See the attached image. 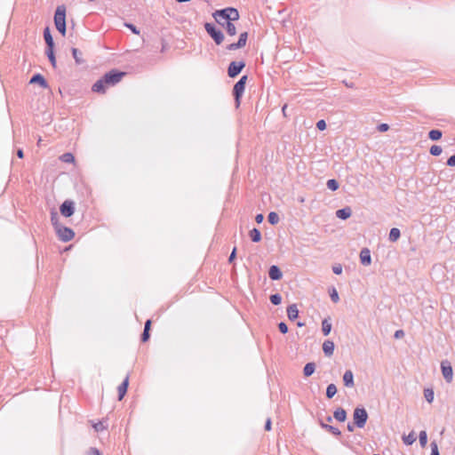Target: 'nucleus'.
Segmentation results:
<instances>
[{
    "mask_svg": "<svg viewBox=\"0 0 455 455\" xmlns=\"http://www.w3.org/2000/svg\"><path fill=\"white\" fill-rule=\"evenodd\" d=\"M222 23H223V25H221V26L226 28V21L222 20Z\"/></svg>",
    "mask_w": 455,
    "mask_h": 455,
    "instance_id": "64",
    "label": "nucleus"
},
{
    "mask_svg": "<svg viewBox=\"0 0 455 455\" xmlns=\"http://www.w3.org/2000/svg\"><path fill=\"white\" fill-rule=\"evenodd\" d=\"M443 136V132L440 131V130H431L429 132H428V138L431 140H438L442 138Z\"/></svg>",
    "mask_w": 455,
    "mask_h": 455,
    "instance_id": "30",
    "label": "nucleus"
},
{
    "mask_svg": "<svg viewBox=\"0 0 455 455\" xmlns=\"http://www.w3.org/2000/svg\"><path fill=\"white\" fill-rule=\"evenodd\" d=\"M245 67L243 60L232 61L228 68V75L229 77L234 78L237 76Z\"/></svg>",
    "mask_w": 455,
    "mask_h": 455,
    "instance_id": "8",
    "label": "nucleus"
},
{
    "mask_svg": "<svg viewBox=\"0 0 455 455\" xmlns=\"http://www.w3.org/2000/svg\"><path fill=\"white\" fill-rule=\"evenodd\" d=\"M360 260L363 266H369L371 263V251L368 248H363L360 251Z\"/></svg>",
    "mask_w": 455,
    "mask_h": 455,
    "instance_id": "12",
    "label": "nucleus"
},
{
    "mask_svg": "<svg viewBox=\"0 0 455 455\" xmlns=\"http://www.w3.org/2000/svg\"><path fill=\"white\" fill-rule=\"evenodd\" d=\"M352 215V210L350 207L347 206L342 209H339L336 211L337 218L340 220H347Z\"/></svg>",
    "mask_w": 455,
    "mask_h": 455,
    "instance_id": "20",
    "label": "nucleus"
},
{
    "mask_svg": "<svg viewBox=\"0 0 455 455\" xmlns=\"http://www.w3.org/2000/svg\"><path fill=\"white\" fill-rule=\"evenodd\" d=\"M320 426H321L322 428H323L326 431L330 432L333 435L339 436L341 435L340 430L338 427H333V426L329 425V424H325L323 421H320Z\"/></svg>",
    "mask_w": 455,
    "mask_h": 455,
    "instance_id": "22",
    "label": "nucleus"
},
{
    "mask_svg": "<svg viewBox=\"0 0 455 455\" xmlns=\"http://www.w3.org/2000/svg\"><path fill=\"white\" fill-rule=\"evenodd\" d=\"M86 455H101V454L97 448L92 447L89 449Z\"/></svg>",
    "mask_w": 455,
    "mask_h": 455,
    "instance_id": "47",
    "label": "nucleus"
},
{
    "mask_svg": "<svg viewBox=\"0 0 455 455\" xmlns=\"http://www.w3.org/2000/svg\"><path fill=\"white\" fill-rule=\"evenodd\" d=\"M332 271L335 275H340L342 273V266L340 264H336L332 267Z\"/></svg>",
    "mask_w": 455,
    "mask_h": 455,
    "instance_id": "46",
    "label": "nucleus"
},
{
    "mask_svg": "<svg viewBox=\"0 0 455 455\" xmlns=\"http://www.w3.org/2000/svg\"><path fill=\"white\" fill-rule=\"evenodd\" d=\"M60 211L62 216L71 217L75 212V203L71 200L64 201L60 207Z\"/></svg>",
    "mask_w": 455,
    "mask_h": 455,
    "instance_id": "10",
    "label": "nucleus"
},
{
    "mask_svg": "<svg viewBox=\"0 0 455 455\" xmlns=\"http://www.w3.org/2000/svg\"><path fill=\"white\" fill-rule=\"evenodd\" d=\"M346 85H347V87H350V88H352V87H353V84H347V83H346Z\"/></svg>",
    "mask_w": 455,
    "mask_h": 455,
    "instance_id": "63",
    "label": "nucleus"
},
{
    "mask_svg": "<svg viewBox=\"0 0 455 455\" xmlns=\"http://www.w3.org/2000/svg\"><path fill=\"white\" fill-rule=\"evenodd\" d=\"M247 79H248L247 76H243L234 85L233 95L235 98V102L236 108H239V106L241 104V98L244 92Z\"/></svg>",
    "mask_w": 455,
    "mask_h": 455,
    "instance_id": "3",
    "label": "nucleus"
},
{
    "mask_svg": "<svg viewBox=\"0 0 455 455\" xmlns=\"http://www.w3.org/2000/svg\"><path fill=\"white\" fill-rule=\"evenodd\" d=\"M44 38L46 44V49L54 48L53 38L48 27H46L44 30Z\"/></svg>",
    "mask_w": 455,
    "mask_h": 455,
    "instance_id": "21",
    "label": "nucleus"
},
{
    "mask_svg": "<svg viewBox=\"0 0 455 455\" xmlns=\"http://www.w3.org/2000/svg\"><path fill=\"white\" fill-rule=\"evenodd\" d=\"M255 220L258 224L262 223V221L264 220V215L262 213L257 214L255 217Z\"/></svg>",
    "mask_w": 455,
    "mask_h": 455,
    "instance_id": "54",
    "label": "nucleus"
},
{
    "mask_svg": "<svg viewBox=\"0 0 455 455\" xmlns=\"http://www.w3.org/2000/svg\"><path fill=\"white\" fill-rule=\"evenodd\" d=\"M235 255H236V249L234 248L231 254L229 255L228 261L232 262L235 259Z\"/></svg>",
    "mask_w": 455,
    "mask_h": 455,
    "instance_id": "56",
    "label": "nucleus"
},
{
    "mask_svg": "<svg viewBox=\"0 0 455 455\" xmlns=\"http://www.w3.org/2000/svg\"><path fill=\"white\" fill-rule=\"evenodd\" d=\"M448 166L453 167L455 166V155L450 156L446 162Z\"/></svg>",
    "mask_w": 455,
    "mask_h": 455,
    "instance_id": "50",
    "label": "nucleus"
},
{
    "mask_svg": "<svg viewBox=\"0 0 455 455\" xmlns=\"http://www.w3.org/2000/svg\"><path fill=\"white\" fill-rule=\"evenodd\" d=\"M267 220L271 225H276L279 222L280 219L276 212H271L267 216Z\"/></svg>",
    "mask_w": 455,
    "mask_h": 455,
    "instance_id": "33",
    "label": "nucleus"
},
{
    "mask_svg": "<svg viewBox=\"0 0 455 455\" xmlns=\"http://www.w3.org/2000/svg\"><path fill=\"white\" fill-rule=\"evenodd\" d=\"M395 339H401L404 336V331L403 330H397L395 332Z\"/></svg>",
    "mask_w": 455,
    "mask_h": 455,
    "instance_id": "53",
    "label": "nucleus"
},
{
    "mask_svg": "<svg viewBox=\"0 0 455 455\" xmlns=\"http://www.w3.org/2000/svg\"><path fill=\"white\" fill-rule=\"evenodd\" d=\"M401 236L400 229L397 228H393L390 229L388 239L390 242H396Z\"/></svg>",
    "mask_w": 455,
    "mask_h": 455,
    "instance_id": "26",
    "label": "nucleus"
},
{
    "mask_svg": "<svg viewBox=\"0 0 455 455\" xmlns=\"http://www.w3.org/2000/svg\"><path fill=\"white\" fill-rule=\"evenodd\" d=\"M71 51H72L73 58L75 59L76 62L77 64L83 63L84 60L81 58L82 53L80 52V51L76 48H72Z\"/></svg>",
    "mask_w": 455,
    "mask_h": 455,
    "instance_id": "37",
    "label": "nucleus"
},
{
    "mask_svg": "<svg viewBox=\"0 0 455 455\" xmlns=\"http://www.w3.org/2000/svg\"><path fill=\"white\" fill-rule=\"evenodd\" d=\"M354 424L359 427L363 428L368 419V413L363 407H356L354 410L353 413Z\"/></svg>",
    "mask_w": 455,
    "mask_h": 455,
    "instance_id": "6",
    "label": "nucleus"
},
{
    "mask_svg": "<svg viewBox=\"0 0 455 455\" xmlns=\"http://www.w3.org/2000/svg\"><path fill=\"white\" fill-rule=\"evenodd\" d=\"M331 331V323L328 319H323L322 322V331L324 336H328Z\"/></svg>",
    "mask_w": 455,
    "mask_h": 455,
    "instance_id": "27",
    "label": "nucleus"
},
{
    "mask_svg": "<svg viewBox=\"0 0 455 455\" xmlns=\"http://www.w3.org/2000/svg\"><path fill=\"white\" fill-rule=\"evenodd\" d=\"M129 386V376L127 375L124 381L118 386V400L121 401L127 392Z\"/></svg>",
    "mask_w": 455,
    "mask_h": 455,
    "instance_id": "17",
    "label": "nucleus"
},
{
    "mask_svg": "<svg viewBox=\"0 0 455 455\" xmlns=\"http://www.w3.org/2000/svg\"><path fill=\"white\" fill-rule=\"evenodd\" d=\"M29 84H38L42 88H47L48 83L41 74H35L29 81Z\"/></svg>",
    "mask_w": 455,
    "mask_h": 455,
    "instance_id": "15",
    "label": "nucleus"
},
{
    "mask_svg": "<svg viewBox=\"0 0 455 455\" xmlns=\"http://www.w3.org/2000/svg\"><path fill=\"white\" fill-rule=\"evenodd\" d=\"M315 371V363H307L303 369V374L305 377L311 376Z\"/></svg>",
    "mask_w": 455,
    "mask_h": 455,
    "instance_id": "25",
    "label": "nucleus"
},
{
    "mask_svg": "<svg viewBox=\"0 0 455 455\" xmlns=\"http://www.w3.org/2000/svg\"><path fill=\"white\" fill-rule=\"evenodd\" d=\"M45 53L53 68H56V58L54 54V48H48L45 51Z\"/></svg>",
    "mask_w": 455,
    "mask_h": 455,
    "instance_id": "29",
    "label": "nucleus"
},
{
    "mask_svg": "<svg viewBox=\"0 0 455 455\" xmlns=\"http://www.w3.org/2000/svg\"><path fill=\"white\" fill-rule=\"evenodd\" d=\"M334 347L335 345L333 341H331V339L324 340V342L323 343V351L325 356L331 357L333 355Z\"/></svg>",
    "mask_w": 455,
    "mask_h": 455,
    "instance_id": "14",
    "label": "nucleus"
},
{
    "mask_svg": "<svg viewBox=\"0 0 455 455\" xmlns=\"http://www.w3.org/2000/svg\"><path fill=\"white\" fill-rule=\"evenodd\" d=\"M424 396H425L426 400L428 403H432L433 400H434V391H433V389H430V388L425 389Z\"/></svg>",
    "mask_w": 455,
    "mask_h": 455,
    "instance_id": "41",
    "label": "nucleus"
},
{
    "mask_svg": "<svg viewBox=\"0 0 455 455\" xmlns=\"http://www.w3.org/2000/svg\"><path fill=\"white\" fill-rule=\"evenodd\" d=\"M278 329L283 334L288 332V326L284 322H281L278 323Z\"/></svg>",
    "mask_w": 455,
    "mask_h": 455,
    "instance_id": "44",
    "label": "nucleus"
},
{
    "mask_svg": "<svg viewBox=\"0 0 455 455\" xmlns=\"http://www.w3.org/2000/svg\"><path fill=\"white\" fill-rule=\"evenodd\" d=\"M337 393V387L334 384H329L326 388V397L331 399Z\"/></svg>",
    "mask_w": 455,
    "mask_h": 455,
    "instance_id": "31",
    "label": "nucleus"
},
{
    "mask_svg": "<svg viewBox=\"0 0 455 455\" xmlns=\"http://www.w3.org/2000/svg\"><path fill=\"white\" fill-rule=\"evenodd\" d=\"M326 186L330 190L336 191L339 188V184L335 179H331L327 181Z\"/></svg>",
    "mask_w": 455,
    "mask_h": 455,
    "instance_id": "35",
    "label": "nucleus"
},
{
    "mask_svg": "<svg viewBox=\"0 0 455 455\" xmlns=\"http://www.w3.org/2000/svg\"><path fill=\"white\" fill-rule=\"evenodd\" d=\"M17 156L19 158H23L24 157V153H23V150L22 149H18L17 150Z\"/></svg>",
    "mask_w": 455,
    "mask_h": 455,
    "instance_id": "59",
    "label": "nucleus"
},
{
    "mask_svg": "<svg viewBox=\"0 0 455 455\" xmlns=\"http://www.w3.org/2000/svg\"><path fill=\"white\" fill-rule=\"evenodd\" d=\"M377 129L379 132H384L389 129V125L387 124H380Z\"/></svg>",
    "mask_w": 455,
    "mask_h": 455,
    "instance_id": "48",
    "label": "nucleus"
},
{
    "mask_svg": "<svg viewBox=\"0 0 455 455\" xmlns=\"http://www.w3.org/2000/svg\"><path fill=\"white\" fill-rule=\"evenodd\" d=\"M59 215L55 211H52L51 212V222L54 227L55 230L58 228V226H61L59 222Z\"/></svg>",
    "mask_w": 455,
    "mask_h": 455,
    "instance_id": "32",
    "label": "nucleus"
},
{
    "mask_svg": "<svg viewBox=\"0 0 455 455\" xmlns=\"http://www.w3.org/2000/svg\"><path fill=\"white\" fill-rule=\"evenodd\" d=\"M333 417L339 422H344L347 419V411L343 408H338L333 412Z\"/></svg>",
    "mask_w": 455,
    "mask_h": 455,
    "instance_id": "23",
    "label": "nucleus"
},
{
    "mask_svg": "<svg viewBox=\"0 0 455 455\" xmlns=\"http://www.w3.org/2000/svg\"><path fill=\"white\" fill-rule=\"evenodd\" d=\"M403 441L406 445H411L416 441V435L413 431L409 433L407 435L403 436Z\"/></svg>",
    "mask_w": 455,
    "mask_h": 455,
    "instance_id": "28",
    "label": "nucleus"
},
{
    "mask_svg": "<svg viewBox=\"0 0 455 455\" xmlns=\"http://www.w3.org/2000/svg\"><path fill=\"white\" fill-rule=\"evenodd\" d=\"M316 128L320 131H323L325 130L326 128V123L323 119H321L319 120L317 123H316Z\"/></svg>",
    "mask_w": 455,
    "mask_h": 455,
    "instance_id": "45",
    "label": "nucleus"
},
{
    "mask_svg": "<svg viewBox=\"0 0 455 455\" xmlns=\"http://www.w3.org/2000/svg\"><path fill=\"white\" fill-rule=\"evenodd\" d=\"M60 159L63 162V163H74L75 162V156H73L72 153H64L63 155H61L60 156Z\"/></svg>",
    "mask_w": 455,
    "mask_h": 455,
    "instance_id": "34",
    "label": "nucleus"
},
{
    "mask_svg": "<svg viewBox=\"0 0 455 455\" xmlns=\"http://www.w3.org/2000/svg\"><path fill=\"white\" fill-rule=\"evenodd\" d=\"M150 327H151V320L148 319L145 323V326H144V330L143 331H150Z\"/></svg>",
    "mask_w": 455,
    "mask_h": 455,
    "instance_id": "57",
    "label": "nucleus"
},
{
    "mask_svg": "<svg viewBox=\"0 0 455 455\" xmlns=\"http://www.w3.org/2000/svg\"><path fill=\"white\" fill-rule=\"evenodd\" d=\"M108 85L105 84V82L103 81V77L100 78L98 81H96L92 87V92H98V93H105L106 92V89H107Z\"/></svg>",
    "mask_w": 455,
    "mask_h": 455,
    "instance_id": "16",
    "label": "nucleus"
},
{
    "mask_svg": "<svg viewBox=\"0 0 455 455\" xmlns=\"http://www.w3.org/2000/svg\"><path fill=\"white\" fill-rule=\"evenodd\" d=\"M56 233L62 242H68L72 240L75 236V232L68 227L65 226H58V228L56 229Z\"/></svg>",
    "mask_w": 455,
    "mask_h": 455,
    "instance_id": "7",
    "label": "nucleus"
},
{
    "mask_svg": "<svg viewBox=\"0 0 455 455\" xmlns=\"http://www.w3.org/2000/svg\"><path fill=\"white\" fill-rule=\"evenodd\" d=\"M287 316L289 320L294 321L299 316V309L296 304H291L287 307Z\"/></svg>",
    "mask_w": 455,
    "mask_h": 455,
    "instance_id": "19",
    "label": "nucleus"
},
{
    "mask_svg": "<svg viewBox=\"0 0 455 455\" xmlns=\"http://www.w3.org/2000/svg\"><path fill=\"white\" fill-rule=\"evenodd\" d=\"M442 151V148L438 145H433L429 149V153L435 156L441 155Z\"/></svg>",
    "mask_w": 455,
    "mask_h": 455,
    "instance_id": "40",
    "label": "nucleus"
},
{
    "mask_svg": "<svg viewBox=\"0 0 455 455\" xmlns=\"http://www.w3.org/2000/svg\"><path fill=\"white\" fill-rule=\"evenodd\" d=\"M93 428L97 432H99V431H102L105 428V427H104L103 423L100 421V422H98V423L93 425Z\"/></svg>",
    "mask_w": 455,
    "mask_h": 455,
    "instance_id": "51",
    "label": "nucleus"
},
{
    "mask_svg": "<svg viewBox=\"0 0 455 455\" xmlns=\"http://www.w3.org/2000/svg\"><path fill=\"white\" fill-rule=\"evenodd\" d=\"M271 425H272V422H271V419L268 418L267 420H266V423H265V430L266 431H269L271 429Z\"/></svg>",
    "mask_w": 455,
    "mask_h": 455,
    "instance_id": "55",
    "label": "nucleus"
},
{
    "mask_svg": "<svg viewBox=\"0 0 455 455\" xmlns=\"http://www.w3.org/2000/svg\"><path fill=\"white\" fill-rule=\"evenodd\" d=\"M330 297L334 303H337L339 300L338 291L334 287H332L331 290H330Z\"/></svg>",
    "mask_w": 455,
    "mask_h": 455,
    "instance_id": "42",
    "label": "nucleus"
},
{
    "mask_svg": "<svg viewBox=\"0 0 455 455\" xmlns=\"http://www.w3.org/2000/svg\"><path fill=\"white\" fill-rule=\"evenodd\" d=\"M226 31L229 36H235L236 34V28L232 21L226 22Z\"/></svg>",
    "mask_w": 455,
    "mask_h": 455,
    "instance_id": "36",
    "label": "nucleus"
},
{
    "mask_svg": "<svg viewBox=\"0 0 455 455\" xmlns=\"http://www.w3.org/2000/svg\"><path fill=\"white\" fill-rule=\"evenodd\" d=\"M297 325H298L299 327H302V326H304V325H305V323H302V322H299V323H297Z\"/></svg>",
    "mask_w": 455,
    "mask_h": 455,
    "instance_id": "61",
    "label": "nucleus"
},
{
    "mask_svg": "<svg viewBox=\"0 0 455 455\" xmlns=\"http://www.w3.org/2000/svg\"><path fill=\"white\" fill-rule=\"evenodd\" d=\"M204 28L216 44L219 45L224 41V34L220 29L217 28L214 24L206 22L204 24Z\"/></svg>",
    "mask_w": 455,
    "mask_h": 455,
    "instance_id": "5",
    "label": "nucleus"
},
{
    "mask_svg": "<svg viewBox=\"0 0 455 455\" xmlns=\"http://www.w3.org/2000/svg\"><path fill=\"white\" fill-rule=\"evenodd\" d=\"M125 73L122 71H118L116 69H111L107 72L102 77L103 81L108 86H113L119 83L123 76H124Z\"/></svg>",
    "mask_w": 455,
    "mask_h": 455,
    "instance_id": "4",
    "label": "nucleus"
},
{
    "mask_svg": "<svg viewBox=\"0 0 455 455\" xmlns=\"http://www.w3.org/2000/svg\"><path fill=\"white\" fill-rule=\"evenodd\" d=\"M150 338V334H149V331H143L142 334H141V341L142 342H147Z\"/></svg>",
    "mask_w": 455,
    "mask_h": 455,
    "instance_id": "49",
    "label": "nucleus"
},
{
    "mask_svg": "<svg viewBox=\"0 0 455 455\" xmlns=\"http://www.w3.org/2000/svg\"><path fill=\"white\" fill-rule=\"evenodd\" d=\"M125 26L130 28L132 33L138 35L140 33V31L137 29L136 26H134L133 24H131V23H125Z\"/></svg>",
    "mask_w": 455,
    "mask_h": 455,
    "instance_id": "52",
    "label": "nucleus"
},
{
    "mask_svg": "<svg viewBox=\"0 0 455 455\" xmlns=\"http://www.w3.org/2000/svg\"><path fill=\"white\" fill-rule=\"evenodd\" d=\"M347 428L349 432H353L355 428V424L347 423Z\"/></svg>",
    "mask_w": 455,
    "mask_h": 455,
    "instance_id": "58",
    "label": "nucleus"
},
{
    "mask_svg": "<svg viewBox=\"0 0 455 455\" xmlns=\"http://www.w3.org/2000/svg\"><path fill=\"white\" fill-rule=\"evenodd\" d=\"M54 24L57 30L64 36L66 35V6L58 5L54 14Z\"/></svg>",
    "mask_w": 455,
    "mask_h": 455,
    "instance_id": "2",
    "label": "nucleus"
},
{
    "mask_svg": "<svg viewBox=\"0 0 455 455\" xmlns=\"http://www.w3.org/2000/svg\"><path fill=\"white\" fill-rule=\"evenodd\" d=\"M419 443L422 447H425L427 445V434L425 430H422L419 432Z\"/></svg>",
    "mask_w": 455,
    "mask_h": 455,
    "instance_id": "38",
    "label": "nucleus"
},
{
    "mask_svg": "<svg viewBox=\"0 0 455 455\" xmlns=\"http://www.w3.org/2000/svg\"><path fill=\"white\" fill-rule=\"evenodd\" d=\"M249 235H250V238L251 240L253 242V243H259L260 240H261V233L260 231L254 228H252L250 232H249Z\"/></svg>",
    "mask_w": 455,
    "mask_h": 455,
    "instance_id": "24",
    "label": "nucleus"
},
{
    "mask_svg": "<svg viewBox=\"0 0 455 455\" xmlns=\"http://www.w3.org/2000/svg\"><path fill=\"white\" fill-rule=\"evenodd\" d=\"M343 382L347 387H354V374L351 370L346 371L345 373L343 374Z\"/></svg>",
    "mask_w": 455,
    "mask_h": 455,
    "instance_id": "18",
    "label": "nucleus"
},
{
    "mask_svg": "<svg viewBox=\"0 0 455 455\" xmlns=\"http://www.w3.org/2000/svg\"><path fill=\"white\" fill-rule=\"evenodd\" d=\"M286 108H287V105H284L282 108V111L283 113V115H285V112H286Z\"/></svg>",
    "mask_w": 455,
    "mask_h": 455,
    "instance_id": "60",
    "label": "nucleus"
},
{
    "mask_svg": "<svg viewBox=\"0 0 455 455\" xmlns=\"http://www.w3.org/2000/svg\"><path fill=\"white\" fill-rule=\"evenodd\" d=\"M268 275L271 280L278 281L283 277V273L277 266L273 265L269 267Z\"/></svg>",
    "mask_w": 455,
    "mask_h": 455,
    "instance_id": "13",
    "label": "nucleus"
},
{
    "mask_svg": "<svg viewBox=\"0 0 455 455\" xmlns=\"http://www.w3.org/2000/svg\"><path fill=\"white\" fill-rule=\"evenodd\" d=\"M441 370L443 379L447 383H451L453 379V371L450 362L447 360L441 363Z\"/></svg>",
    "mask_w": 455,
    "mask_h": 455,
    "instance_id": "9",
    "label": "nucleus"
},
{
    "mask_svg": "<svg viewBox=\"0 0 455 455\" xmlns=\"http://www.w3.org/2000/svg\"><path fill=\"white\" fill-rule=\"evenodd\" d=\"M269 299L273 305L277 306L282 302V296L279 293H275L270 295Z\"/></svg>",
    "mask_w": 455,
    "mask_h": 455,
    "instance_id": "39",
    "label": "nucleus"
},
{
    "mask_svg": "<svg viewBox=\"0 0 455 455\" xmlns=\"http://www.w3.org/2000/svg\"><path fill=\"white\" fill-rule=\"evenodd\" d=\"M248 38V33L243 32L239 36V39L236 43L230 44L227 46V50L228 51H235L237 49L243 48L245 46Z\"/></svg>",
    "mask_w": 455,
    "mask_h": 455,
    "instance_id": "11",
    "label": "nucleus"
},
{
    "mask_svg": "<svg viewBox=\"0 0 455 455\" xmlns=\"http://www.w3.org/2000/svg\"><path fill=\"white\" fill-rule=\"evenodd\" d=\"M430 447H431V454L430 455H440L439 450H438V445H437L436 442H435V441L431 442Z\"/></svg>",
    "mask_w": 455,
    "mask_h": 455,
    "instance_id": "43",
    "label": "nucleus"
},
{
    "mask_svg": "<svg viewBox=\"0 0 455 455\" xmlns=\"http://www.w3.org/2000/svg\"><path fill=\"white\" fill-rule=\"evenodd\" d=\"M326 420H327L328 422H331V421L332 420V418H331V416H328V417L326 418Z\"/></svg>",
    "mask_w": 455,
    "mask_h": 455,
    "instance_id": "62",
    "label": "nucleus"
},
{
    "mask_svg": "<svg viewBox=\"0 0 455 455\" xmlns=\"http://www.w3.org/2000/svg\"><path fill=\"white\" fill-rule=\"evenodd\" d=\"M212 17L220 25H223L222 20L226 22L235 21L239 20V12L234 7H227L220 10H216L212 13Z\"/></svg>",
    "mask_w": 455,
    "mask_h": 455,
    "instance_id": "1",
    "label": "nucleus"
}]
</instances>
